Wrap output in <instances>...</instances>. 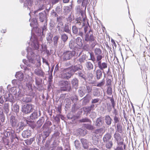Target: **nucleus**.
<instances>
[{"label": "nucleus", "instance_id": "1", "mask_svg": "<svg viewBox=\"0 0 150 150\" xmlns=\"http://www.w3.org/2000/svg\"><path fill=\"white\" fill-rule=\"evenodd\" d=\"M28 59H23V62L27 66L23 67L24 73L29 76L32 75L31 70L35 68L38 67L41 65V59L39 55H36L34 52V50L30 47L26 49Z\"/></svg>", "mask_w": 150, "mask_h": 150}, {"label": "nucleus", "instance_id": "2", "mask_svg": "<svg viewBox=\"0 0 150 150\" xmlns=\"http://www.w3.org/2000/svg\"><path fill=\"white\" fill-rule=\"evenodd\" d=\"M85 35L83 41L84 42L83 49L88 51L91 48L93 49L98 44L96 40V37L93 35V30L89 26H86L84 28Z\"/></svg>", "mask_w": 150, "mask_h": 150}, {"label": "nucleus", "instance_id": "3", "mask_svg": "<svg viewBox=\"0 0 150 150\" xmlns=\"http://www.w3.org/2000/svg\"><path fill=\"white\" fill-rule=\"evenodd\" d=\"M73 71L74 74L78 76V77L80 79H83L85 81L86 79V76L85 74V72L83 69V67L80 65L73 66Z\"/></svg>", "mask_w": 150, "mask_h": 150}, {"label": "nucleus", "instance_id": "4", "mask_svg": "<svg viewBox=\"0 0 150 150\" xmlns=\"http://www.w3.org/2000/svg\"><path fill=\"white\" fill-rule=\"evenodd\" d=\"M73 66L66 68L64 69L61 74L62 78L68 80L74 74L73 71Z\"/></svg>", "mask_w": 150, "mask_h": 150}, {"label": "nucleus", "instance_id": "5", "mask_svg": "<svg viewBox=\"0 0 150 150\" xmlns=\"http://www.w3.org/2000/svg\"><path fill=\"white\" fill-rule=\"evenodd\" d=\"M76 54V52L74 51L65 50L62 53L61 59L63 61L69 60L72 59Z\"/></svg>", "mask_w": 150, "mask_h": 150}, {"label": "nucleus", "instance_id": "6", "mask_svg": "<svg viewBox=\"0 0 150 150\" xmlns=\"http://www.w3.org/2000/svg\"><path fill=\"white\" fill-rule=\"evenodd\" d=\"M111 137V135L109 133H107L104 136L103 138L105 146L109 150L112 148L113 145L112 142L110 140Z\"/></svg>", "mask_w": 150, "mask_h": 150}, {"label": "nucleus", "instance_id": "7", "mask_svg": "<svg viewBox=\"0 0 150 150\" xmlns=\"http://www.w3.org/2000/svg\"><path fill=\"white\" fill-rule=\"evenodd\" d=\"M61 91L70 92L72 90L70 82L69 81L62 80L59 82Z\"/></svg>", "mask_w": 150, "mask_h": 150}, {"label": "nucleus", "instance_id": "8", "mask_svg": "<svg viewBox=\"0 0 150 150\" xmlns=\"http://www.w3.org/2000/svg\"><path fill=\"white\" fill-rule=\"evenodd\" d=\"M9 91L13 94L16 97L18 98L19 97H21L24 95L23 89L22 88L17 87H13L10 88Z\"/></svg>", "mask_w": 150, "mask_h": 150}, {"label": "nucleus", "instance_id": "9", "mask_svg": "<svg viewBox=\"0 0 150 150\" xmlns=\"http://www.w3.org/2000/svg\"><path fill=\"white\" fill-rule=\"evenodd\" d=\"M23 84L25 86V88H24L25 89V90L27 93L25 94H28L29 96L34 97L35 96V93L33 91L32 83L27 81L24 82Z\"/></svg>", "mask_w": 150, "mask_h": 150}, {"label": "nucleus", "instance_id": "10", "mask_svg": "<svg viewBox=\"0 0 150 150\" xmlns=\"http://www.w3.org/2000/svg\"><path fill=\"white\" fill-rule=\"evenodd\" d=\"M81 16L76 18L75 23L79 25L84 26L86 23H88V21L86 18L85 13L83 11L81 12Z\"/></svg>", "mask_w": 150, "mask_h": 150}, {"label": "nucleus", "instance_id": "11", "mask_svg": "<svg viewBox=\"0 0 150 150\" xmlns=\"http://www.w3.org/2000/svg\"><path fill=\"white\" fill-rule=\"evenodd\" d=\"M85 26L84 28L85 27ZM71 31L73 35L76 36H79L82 38L84 35V29L82 28H79L76 25H74L71 27Z\"/></svg>", "mask_w": 150, "mask_h": 150}, {"label": "nucleus", "instance_id": "12", "mask_svg": "<svg viewBox=\"0 0 150 150\" xmlns=\"http://www.w3.org/2000/svg\"><path fill=\"white\" fill-rule=\"evenodd\" d=\"M34 105L29 103L23 105L21 108V111L24 114H28L33 112L34 110Z\"/></svg>", "mask_w": 150, "mask_h": 150}, {"label": "nucleus", "instance_id": "13", "mask_svg": "<svg viewBox=\"0 0 150 150\" xmlns=\"http://www.w3.org/2000/svg\"><path fill=\"white\" fill-rule=\"evenodd\" d=\"M43 25L42 28V29H40L39 28H37L36 29L38 30L37 32V35L41 36L42 38V37H44L46 32L47 30V23H43Z\"/></svg>", "mask_w": 150, "mask_h": 150}, {"label": "nucleus", "instance_id": "14", "mask_svg": "<svg viewBox=\"0 0 150 150\" xmlns=\"http://www.w3.org/2000/svg\"><path fill=\"white\" fill-rule=\"evenodd\" d=\"M39 21L42 23H46L47 21V13L46 11L39 13L38 16Z\"/></svg>", "mask_w": 150, "mask_h": 150}, {"label": "nucleus", "instance_id": "15", "mask_svg": "<svg viewBox=\"0 0 150 150\" xmlns=\"http://www.w3.org/2000/svg\"><path fill=\"white\" fill-rule=\"evenodd\" d=\"M32 36H31V38H30V40L31 41V44L33 49L38 51V49H40V46L37 39L36 38H34L33 39H32L33 40H32Z\"/></svg>", "mask_w": 150, "mask_h": 150}, {"label": "nucleus", "instance_id": "16", "mask_svg": "<svg viewBox=\"0 0 150 150\" xmlns=\"http://www.w3.org/2000/svg\"><path fill=\"white\" fill-rule=\"evenodd\" d=\"M95 55L96 57V60H101L103 57L102 50L99 48H96L94 50Z\"/></svg>", "mask_w": 150, "mask_h": 150}, {"label": "nucleus", "instance_id": "17", "mask_svg": "<svg viewBox=\"0 0 150 150\" xmlns=\"http://www.w3.org/2000/svg\"><path fill=\"white\" fill-rule=\"evenodd\" d=\"M60 35L61 39L63 42V43L59 45V47L60 48H62L64 46L65 43L67 41L68 39V36L67 35L64 33H62Z\"/></svg>", "mask_w": 150, "mask_h": 150}, {"label": "nucleus", "instance_id": "18", "mask_svg": "<svg viewBox=\"0 0 150 150\" xmlns=\"http://www.w3.org/2000/svg\"><path fill=\"white\" fill-rule=\"evenodd\" d=\"M25 81L23 82H21L18 79H13L12 81V84L15 86V87L18 86V87L22 88L23 89H24V88H25V85L23 83Z\"/></svg>", "mask_w": 150, "mask_h": 150}, {"label": "nucleus", "instance_id": "19", "mask_svg": "<svg viewBox=\"0 0 150 150\" xmlns=\"http://www.w3.org/2000/svg\"><path fill=\"white\" fill-rule=\"evenodd\" d=\"M114 137L117 141V144L119 145H123V139L118 132H115L114 135Z\"/></svg>", "mask_w": 150, "mask_h": 150}, {"label": "nucleus", "instance_id": "20", "mask_svg": "<svg viewBox=\"0 0 150 150\" xmlns=\"http://www.w3.org/2000/svg\"><path fill=\"white\" fill-rule=\"evenodd\" d=\"M101 60L96 61L98 62V67L99 68V69H100L103 71V73H104V69L107 68L108 64L105 62L102 63Z\"/></svg>", "mask_w": 150, "mask_h": 150}, {"label": "nucleus", "instance_id": "21", "mask_svg": "<svg viewBox=\"0 0 150 150\" xmlns=\"http://www.w3.org/2000/svg\"><path fill=\"white\" fill-rule=\"evenodd\" d=\"M10 122L12 127L14 128L16 127L19 122L15 116L11 115L10 118Z\"/></svg>", "mask_w": 150, "mask_h": 150}, {"label": "nucleus", "instance_id": "22", "mask_svg": "<svg viewBox=\"0 0 150 150\" xmlns=\"http://www.w3.org/2000/svg\"><path fill=\"white\" fill-rule=\"evenodd\" d=\"M25 126V125L23 122H19L15 127L16 129L15 132H20L22 131Z\"/></svg>", "mask_w": 150, "mask_h": 150}, {"label": "nucleus", "instance_id": "23", "mask_svg": "<svg viewBox=\"0 0 150 150\" xmlns=\"http://www.w3.org/2000/svg\"><path fill=\"white\" fill-rule=\"evenodd\" d=\"M40 115L41 112L40 111H39L38 113L36 111H34L30 115V118L32 120H35L40 117Z\"/></svg>", "mask_w": 150, "mask_h": 150}, {"label": "nucleus", "instance_id": "24", "mask_svg": "<svg viewBox=\"0 0 150 150\" xmlns=\"http://www.w3.org/2000/svg\"><path fill=\"white\" fill-rule=\"evenodd\" d=\"M42 129H43V130L42 136L45 137H48L51 132L50 128L43 127H42Z\"/></svg>", "mask_w": 150, "mask_h": 150}, {"label": "nucleus", "instance_id": "25", "mask_svg": "<svg viewBox=\"0 0 150 150\" xmlns=\"http://www.w3.org/2000/svg\"><path fill=\"white\" fill-rule=\"evenodd\" d=\"M87 79L89 81V83L91 84L92 85H95V81L92 80L93 75L91 73H88L87 74Z\"/></svg>", "mask_w": 150, "mask_h": 150}, {"label": "nucleus", "instance_id": "26", "mask_svg": "<svg viewBox=\"0 0 150 150\" xmlns=\"http://www.w3.org/2000/svg\"><path fill=\"white\" fill-rule=\"evenodd\" d=\"M31 135V132L30 130L29 129L24 130L22 133V136L24 138H28Z\"/></svg>", "mask_w": 150, "mask_h": 150}, {"label": "nucleus", "instance_id": "27", "mask_svg": "<svg viewBox=\"0 0 150 150\" xmlns=\"http://www.w3.org/2000/svg\"><path fill=\"white\" fill-rule=\"evenodd\" d=\"M104 123V120L102 117H100L98 118L96 120L95 125L97 127H100Z\"/></svg>", "mask_w": 150, "mask_h": 150}, {"label": "nucleus", "instance_id": "28", "mask_svg": "<svg viewBox=\"0 0 150 150\" xmlns=\"http://www.w3.org/2000/svg\"><path fill=\"white\" fill-rule=\"evenodd\" d=\"M44 121V119L43 117H40L38 120L36 124V127L37 129L40 128Z\"/></svg>", "mask_w": 150, "mask_h": 150}, {"label": "nucleus", "instance_id": "29", "mask_svg": "<svg viewBox=\"0 0 150 150\" xmlns=\"http://www.w3.org/2000/svg\"><path fill=\"white\" fill-rule=\"evenodd\" d=\"M86 92V90L84 86L80 87L78 90V93L79 96L83 97Z\"/></svg>", "mask_w": 150, "mask_h": 150}, {"label": "nucleus", "instance_id": "30", "mask_svg": "<svg viewBox=\"0 0 150 150\" xmlns=\"http://www.w3.org/2000/svg\"><path fill=\"white\" fill-rule=\"evenodd\" d=\"M12 111L16 113L17 116L18 117L19 111V106L16 104H14L13 107L12 108Z\"/></svg>", "mask_w": 150, "mask_h": 150}, {"label": "nucleus", "instance_id": "31", "mask_svg": "<svg viewBox=\"0 0 150 150\" xmlns=\"http://www.w3.org/2000/svg\"><path fill=\"white\" fill-rule=\"evenodd\" d=\"M65 32L71 35V27L70 25L65 24L63 29V33Z\"/></svg>", "mask_w": 150, "mask_h": 150}, {"label": "nucleus", "instance_id": "32", "mask_svg": "<svg viewBox=\"0 0 150 150\" xmlns=\"http://www.w3.org/2000/svg\"><path fill=\"white\" fill-rule=\"evenodd\" d=\"M15 76L17 79L22 82L24 78V74L21 71H19L16 73Z\"/></svg>", "mask_w": 150, "mask_h": 150}, {"label": "nucleus", "instance_id": "33", "mask_svg": "<svg viewBox=\"0 0 150 150\" xmlns=\"http://www.w3.org/2000/svg\"><path fill=\"white\" fill-rule=\"evenodd\" d=\"M33 4V0H26L24 2V6L25 7H28V9L30 10Z\"/></svg>", "mask_w": 150, "mask_h": 150}, {"label": "nucleus", "instance_id": "34", "mask_svg": "<svg viewBox=\"0 0 150 150\" xmlns=\"http://www.w3.org/2000/svg\"><path fill=\"white\" fill-rule=\"evenodd\" d=\"M115 126L116 130L120 133H121L123 131V128L122 126V123H120L115 125Z\"/></svg>", "mask_w": 150, "mask_h": 150}, {"label": "nucleus", "instance_id": "35", "mask_svg": "<svg viewBox=\"0 0 150 150\" xmlns=\"http://www.w3.org/2000/svg\"><path fill=\"white\" fill-rule=\"evenodd\" d=\"M81 141L83 146L85 149H87L89 147V142L87 140L84 139H81Z\"/></svg>", "mask_w": 150, "mask_h": 150}, {"label": "nucleus", "instance_id": "36", "mask_svg": "<svg viewBox=\"0 0 150 150\" xmlns=\"http://www.w3.org/2000/svg\"><path fill=\"white\" fill-rule=\"evenodd\" d=\"M25 94L24 93V95L21 97H19L18 99L21 100L23 102L29 103L31 102V98L25 96Z\"/></svg>", "mask_w": 150, "mask_h": 150}, {"label": "nucleus", "instance_id": "37", "mask_svg": "<svg viewBox=\"0 0 150 150\" xmlns=\"http://www.w3.org/2000/svg\"><path fill=\"white\" fill-rule=\"evenodd\" d=\"M85 66L87 69L89 71L92 70L93 69V64L89 61L86 62L85 63Z\"/></svg>", "mask_w": 150, "mask_h": 150}, {"label": "nucleus", "instance_id": "38", "mask_svg": "<svg viewBox=\"0 0 150 150\" xmlns=\"http://www.w3.org/2000/svg\"><path fill=\"white\" fill-rule=\"evenodd\" d=\"M71 83L73 86L75 88H78L79 85V80L77 78H74L72 79Z\"/></svg>", "mask_w": 150, "mask_h": 150}, {"label": "nucleus", "instance_id": "39", "mask_svg": "<svg viewBox=\"0 0 150 150\" xmlns=\"http://www.w3.org/2000/svg\"><path fill=\"white\" fill-rule=\"evenodd\" d=\"M34 73L36 75L39 76L43 77L45 75V73L41 70L38 68L35 70Z\"/></svg>", "mask_w": 150, "mask_h": 150}, {"label": "nucleus", "instance_id": "40", "mask_svg": "<svg viewBox=\"0 0 150 150\" xmlns=\"http://www.w3.org/2000/svg\"><path fill=\"white\" fill-rule=\"evenodd\" d=\"M112 119L109 115H106L105 116V122L106 125L108 126L111 125Z\"/></svg>", "mask_w": 150, "mask_h": 150}, {"label": "nucleus", "instance_id": "41", "mask_svg": "<svg viewBox=\"0 0 150 150\" xmlns=\"http://www.w3.org/2000/svg\"><path fill=\"white\" fill-rule=\"evenodd\" d=\"M4 112L6 115L7 116L11 114V112H9V105L8 103H5L4 105Z\"/></svg>", "mask_w": 150, "mask_h": 150}, {"label": "nucleus", "instance_id": "42", "mask_svg": "<svg viewBox=\"0 0 150 150\" xmlns=\"http://www.w3.org/2000/svg\"><path fill=\"white\" fill-rule=\"evenodd\" d=\"M19 133L17 132H15V134L11 136L10 138L11 139L12 142L14 141V140L16 139L17 141H18L20 138Z\"/></svg>", "mask_w": 150, "mask_h": 150}, {"label": "nucleus", "instance_id": "43", "mask_svg": "<svg viewBox=\"0 0 150 150\" xmlns=\"http://www.w3.org/2000/svg\"><path fill=\"white\" fill-rule=\"evenodd\" d=\"M77 132L80 135L83 136L86 134L87 131L85 129L79 128L77 130Z\"/></svg>", "mask_w": 150, "mask_h": 150}, {"label": "nucleus", "instance_id": "44", "mask_svg": "<svg viewBox=\"0 0 150 150\" xmlns=\"http://www.w3.org/2000/svg\"><path fill=\"white\" fill-rule=\"evenodd\" d=\"M59 35H56L54 36L53 38V45L54 47H57L58 45V43L59 38Z\"/></svg>", "mask_w": 150, "mask_h": 150}, {"label": "nucleus", "instance_id": "45", "mask_svg": "<svg viewBox=\"0 0 150 150\" xmlns=\"http://www.w3.org/2000/svg\"><path fill=\"white\" fill-rule=\"evenodd\" d=\"M42 79L40 78H35V84L36 85H37L38 86V89L39 91H40L41 90H42V88H40V87L39 86H40L41 83L42 82Z\"/></svg>", "mask_w": 150, "mask_h": 150}, {"label": "nucleus", "instance_id": "46", "mask_svg": "<svg viewBox=\"0 0 150 150\" xmlns=\"http://www.w3.org/2000/svg\"><path fill=\"white\" fill-rule=\"evenodd\" d=\"M102 72L100 69H97L96 71V79L99 80L101 79L102 76Z\"/></svg>", "mask_w": 150, "mask_h": 150}, {"label": "nucleus", "instance_id": "47", "mask_svg": "<svg viewBox=\"0 0 150 150\" xmlns=\"http://www.w3.org/2000/svg\"><path fill=\"white\" fill-rule=\"evenodd\" d=\"M8 96H7L6 99V101H8L11 103L12 105H13V103L14 102V99L13 96L11 94H8Z\"/></svg>", "mask_w": 150, "mask_h": 150}, {"label": "nucleus", "instance_id": "48", "mask_svg": "<svg viewBox=\"0 0 150 150\" xmlns=\"http://www.w3.org/2000/svg\"><path fill=\"white\" fill-rule=\"evenodd\" d=\"M93 95L95 96L99 97L100 95V92L99 89L96 87L93 88Z\"/></svg>", "mask_w": 150, "mask_h": 150}, {"label": "nucleus", "instance_id": "49", "mask_svg": "<svg viewBox=\"0 0 150 150\" xmlns=\"http://www.w3.org/2000/svg\"><path fill=\"white\" fill-rule=\"evenodd\" d=\"M76 43L79 47H81L83 45L82 39L80 37H77L76 39Z\"/></svg>", "mask_w": 150, "mask_h": 150}, {"label": "nucleus", "instance_id": "50", "mask_svg": "<svg viewBox=\"0 0 150 150\" xmlns=\"http://www.w3.org/2000/svg\"><path fill=\"white\" fill-rule=\"evenodd\" d=\"M69 47L71 49H75L76 47V45L74 41L72 40H71L69 43Z\"/></svg>", "mask_w": 150, "mask_h": 150}, {"label": "nucleus", "instance_id": "51", "mask_svg": "<svg viewBox=\"0 0 150 150\" xmlns=\"http://www.w3.org/2000/svg\"><path fill=\"white\" fill-rule=\"evenodd\" d=\"M83 126L86 129L89 130H92L94 129L93 126L90 123L84 124Z\"/></svg>", "mask_w": 150, "mask_h": 150}, {"label": "nucleus", "instance_id": "52", "mask_svg": "<svg viewBox=\"0 0 150 150\" xmlns=\"http://www.w3.org/2000/svg\"><path fill=\"white\" fill-rule=\"evenodd\" d=\"M86 59V56L85 54H83L79 59L78 61L81 63H83L85 62Z\"/></svg>", "mask_w": 150, "mask_h": 150}, {"label": "nucleus", "instance_id": "53", "mask_svg": "<svg viewBox=\"0 0 150 150\" xmlns=\"http://www.w3.org/2000/svg\"><path fill=\"white\" fill-rule=\"evenodd\" d=\"M79 122H88L89 123H91V120L88 117H86L82 118L79 120Z\"/></svg>", "mask_w": 150, "mask_h": 150}, {"label": "nucleus", "instance_id": "54", "mask_svg": "<svg viewBox=\"0 0 150 150\" xmlns=\"http://www.w3.org/2000/svg\"><path fill=\"white\" fill-rule=\"evenodd\" d=\"M113 120L114 125H115L117 123H121L120 118L117 116H114L113 118Z\"/></svg>", "mask_w": 150, "mask_h": 150}, {"label": "nucleus", "instance_id": "55", "mask_svg": "<svg viewBox=\"0 0 150 150\" xmlns=\"http://www.w3.org/2000/svg\"><path fill=\"white\" fill-rule=\"evenodd\" d=\"M105 84V80L104 79H103L100 82L97 83V84L94 86L101 87H103Z\"/></svg>", "mask_w": 150, "mask_h": 150}, {"label": "nucleus", "instance_id": "56", "mask_svg": "<svg viewBox=\"0 0 150 150\" xmlns=\"http://www.w3.org/2000/svg\"><path fill=\"white\" fill-rule=\"evenodd\" d=\"M95 105L93 104H91L90 106H87L86 108V111L88 112H90L92 110H93Z\"/></svg>", "mask_w": 150, "mask_h": 150}, {"label": "nucleus", "instance_id": "57", "mask_svg": "<svg viewBox=\"0 0 150 150\" xmlns=\"http://www.w3.org/2000/svg\"><path fill=\"white\" fill-rule=\"evenodd\" d=\"M93 85H89L88 84L86 85V92L88 93L91 92L92 90Z\"/></svg>", "mask_w": 150, "mask_h": 150}, {"label": "nucleus", "instance_id": "58", "mask_svg": "<svg viewBox=\"0 0 150 150\" xmlns=\"http://www.w3.org/2000/svg\"><path fill=\"white\" fill-rule=\"evenodd\" d=\"M57 12L55 11L54 9L52 10L50 13V16L51 17L54 18L58 16Z\"/></svg>", "mask_w": 150, "mask_h": 150}, {"label": "nucleus", "instance_id": "59", "mask_svg": "<svg viewBox=\"0 0 150 150\" xmlns=\"http://www.w3.org/2000/svg\"><path fill=\"white\" fill-rule=\"evenodd\" d=\"M6 97L4 96H0V104H2L5 100L6 101ZM0 106H1L0 104Z\"/></svg>", "mask_w": 150, "mask_h": 150}, {"label": "nucleus", "instance_id": "60", "mask_svg": "<svg viewBox=\"0 0 150 150\" xmlns=\"http://www.w3.org/2000/svg\"><path fill=\"white\" fill-rule=\"evenodd\" d=\"M71 99L73 103H76L78 100V98L76 95H74L71 97Z\"/></svg>", "mask_w": 150, "mask_h": 150}, {"label": "nucleus", "instance_id": "61", "mask_svg": "<svg viewBox=\"0 0 150 150\" xmlns=\"http://www.w3.org/2000/svg\"><path fill=\"white\" fill-rule=\"evenodd\" d=\"M112 89L111 86H108L107 87V94L109 95H110L112 94Z\"/></svg>", "mask_w": 150, "mask_h": 150}, {"label": "nucleus", "instance_id": "62", "mask_svg": "<svg viewBox=\"0 0 150 150\" xmlns=\"http://www.w3.org/2000/svg\"><path fill=\"white\" fill-rule=\"evenodd\" d=\"M33 141V138H30L29 139H27L25 140V143L27 145H30L32 144Z\"/></svg>", "mask_w": 150, "mask_h": 150}, {"label": "nucleus", "instance_id": "63", "mask_svg": "<svg viewBox=\"0 0 150 150\" xmlns=\"http://www.w3.org/2000/svg\"><path fill=\"white\" fill-rule=\"evenodd\" d=\"M52 123L50 121H48L45 123L42 126L43 127L50 128V126L52 125Z\"/></svg>", "mask_w": 150, "mask_h": 150}, {"label": "nucleus", "instance_id": "64", "mask_svg": "<svg viewBox=\"0 0 150 150\" xmlns=\"http://www.w3.org/2000/svg\"><path fill=\"white\" fill-rule=\"evenodd\" d=\"M117 146L114 148V150H124L123 147V145H119L117 144Z\"/></svg>", "mask_w": 150, "mask_h": 150}]
</instances>
